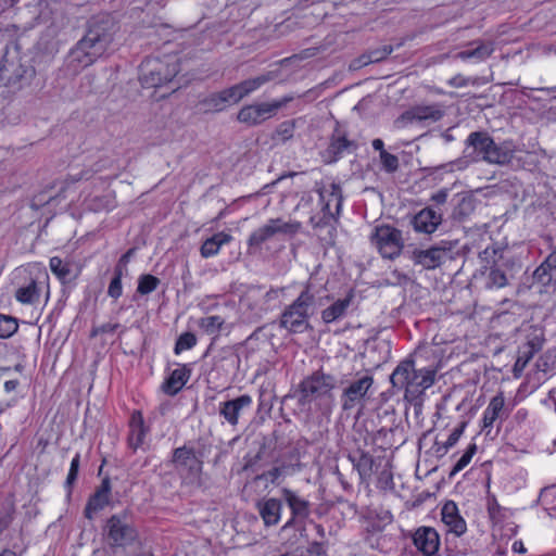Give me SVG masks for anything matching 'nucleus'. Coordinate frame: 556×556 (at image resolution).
<instances>
[{
  "instance_id": "6e6552de",
  "label": "nucleus",
  "mask_w": 556,
  "mask_h": 556,
  "mask_svg": "<svg viewBox=\"0 0 556 556\" xmlns=\"http://www.w3.org/2000/svg\"><path fill=\"white\" fill-rule=\"evenodd\" d=\"M203 458V451L197 450L192 442L173 450L169 463L177 471L182 485L192 489L204 488Z\"/></svg>"
},
{
  "instance_id": "412c9836",
  "label": "nucleus",
  "mask_w": 556,
  "mask_h": 556,
  "mask_svg": "<svg viewBox=\"0 0 556 556\" xmlns=\"http://www.w3.org/2000/svg\"><path fill=\"white\" fill-rule=\"evenodd\" d=\"M509 414L510 409L505 405V396L501 391L490 400L486 408L484 409L482 430H484L485 434L489 435L494 422L498 420V431L502 422L508 418Z\"/></svg>"
},
{
  "instance_id": "dca6fc26",
  "label": "nucleus",
  "mask_w": 556,
  "mask_h": 556,
  "mask_svg": "<svg viewBox=\"0 0 556 556\" xmlns=\"http://www.w3.org/2000/svg\"><path fill=\"white\" fill-rule=\"evenodd\" d=\"M358 149V143L348 138L346 131L343 130L339 124L329 136L328 146L320 152V157L324 164L330 165L340 161L344 152H354Z\"/></svg>"
},
{
  "instance_id": "8fccbe9b",
  "label": "nucleus",
  "mask_w": 556,
  "mask_h": 556,
  "mask_svg": "<svg viewBox=\"0 0 556 556\" xmlns=\"http://www.w3.org/2000/svg\"><path fill=\"white\" fill-rule=\"evenodd\" d=\"M197 342V336L193 332L186 331L177 338L174 346V353L178 355L184 351L191 350L195 346Z\"/></svg>"
},
{
  "instance_id": "bf43d9fd",
  "label": "nucleus",
  "mask_w": 556,
  "mask_h": 556,
  "mask_svg": "<svg viewBox=\"0 0 556 556\" xmlns=\"http://www.w3.org/2000/svg\"><path fill=\"white\" fill-rule=\"evenodd\" d=\"M124 274L119 271H113V277L108 288V295L114 300H117L123 293L122 278Z\"/></svg>"
},
{
  "instance_id": "c756f323",
  "label": "nucleus",
  "mask_w": 556,
  "mask_h": 556,
  "mask_svg": "<svg viewBox=\"0 0 556 556\" xmlns=\"http://www.w3.org/2000/svg\"><path fill=\"white\" fill-rule=\"evenodd\" d=\"M330 188L331 199L329 200H326L325 191L323 189L317 190L319 194V201L321 203L320 214L327 215L329 217H339L343 203L342 189L341 186L336 182H332Z\"/></svg>"
},
{
  "instance_id": "6ab92c4d",
  "label": "nucleus",
  "mask_w": 556,
  "mask_h": 556,
  "mask_svg": "<svg viewBox=\"0 0 556 556\" xmlns=\"http://www.w3.org/2000/svg\"><path fill=\"white\" fill-rule=\"evenodd\" d=\"M283 496H264L256 501L255 509L258 513L265 528H274L280 525L283 510Z\"/></svg>"
},
{
  "instance_id": "49530a36",
  "label": "nucleus",
  "mask_w": 556,
  "mask_h": 556,
  "mask_svg": "<svg viewBox=\"0 0 556 556\" xmlns=\"http://www.w3.org/2000/svg\"><path fill=\"white\" fill-rule=\"evenodd\" d=\"M86 206L93 212L109 211L114 207V199L110 194L94 195L86 200Z\"/></svg>"
},
{
  "instance_id": "864d4df0",
  "label": "nucleus",
  "mask_w": 556,
  "mask_h": 556,
  "mask_svg": "<svg viewBox=\"0 0 556 556\" xmlns=\"http://www.w3.org/2000/svg\"><path fill=\"white\" fill-rule=\"evenodd\" d=\"M544 342L543 329L534 328L527 334V341L523 344L538 353L542 350Z\"/></svg>"
},
{
  "instance_id": "79ce46f5",
  "label": "nucleus",
  "mask_w": 556,
  "mask_h": 556,
  "mask_svg": "<svg viewBox=\"0 0 556 556\" xmlns=\"http://www.w3.org/2000/svg\"><path fill=\"white\" fill-rule=\"evenodd\" d=\"M505 266H495L489 269L485 287L489 289L503 288L508 283L507 275L504 270Z\"/></svg>"
},
{
  "instance_id": "13d9d810",
  "label": "nucleus",
  "mask_w": 556,
  "mask_h": 556,
  "mask_svg": "<svg viewBox=\"0 0 556 556\" xmlns=\"http://www.w3.org/2000/svg\"><path fill=\"white\" fill-rule=\"evenodd\" d=\"M279 556H328L324 543L314 541L312 542L306 551L300 553H285Z\"/></svg>"
},
{
  "instance_id": "39448f33",
  "label": "nucleus",
  "mask_w": 556,
  "mask_h": 556,
  "mask_svg": "<svg viewBox=\"0 0 556 556\" xmlns=\"http://www.w3.org/2000/svg\"><path fill=\"white\" fill-rule=\"evenodd\" d=\"M280 71H268L256 77L248 78L219 91L211 92L198 102V108L203 114H214L227 110L232 104L260 89L263 85L276 79Z\"/></svg>"
},
{
  "instance_id": "ea45409f",
  "label": "nucleus",
  "mask_w": 556,
  "mask_h": 556,
  "mask_svg": "<svg viewBox=\"0 0 556 556\" xmlns=\"http://www.w3.org/2000/svg\"><path fill=\"white\" fill-rule=\"evenodd\" d=\"M225 324V319L218 315L205 316L199 319V328L206 334H217Z\"/></svg>"
},
{
  "instance_id": "cd10ccee",
  "label": "nucleus",
  "mask_w": 556,
  "mask_h": 556,
  "mask_svg": "<svg viewBox=\"0 0 556 556\" xmlns=\"http://www.w3.org/2000/svg\"><path fill=\"white\" fill-rule=\"evenodd\" d=\"M30 71L18 62L4 58L0 65V84L14 87L24 79Z\"/></svg>"
},
{
  "instance_id": "b1692460",
  "label": "nucleus",
  "mask_w": 556,
  "mask_h": 556,
  "mask_svg": "<svg viewBox=\"0 0 556 556\" xmlns=\"http://www.w3.org/2000/svg\"><path fill=\"white\" fill-rule=\"evenodd\" d=\"M441 521L447 528L446 533L463 536L467 531V522L459 514L457 504L454 501H446L441 507Z\"/></svg>"
},
{
  "instance_id": "37998d69",
  "label": "nucleus",
  "mask_w": 556,
  "mask_h": 556,
  "mask_svg": "<svg viewBox=\"0 0 556 556\" xmlns=\"http://www.w3.org/2000/svg\"><path fill=\"white\" fill-rule=\"evenodd\" d=\"M289 475L291 473L288 471V466L286 467L281 464H276L271 469L257 475L255 480H267L274 485H279L281 477Z\"/></svg>"
},
{
  "instance_id": "ddd939ff",
  "label": "nucleus",
  "mask_w": 556,
  "mask_h": 556,
  "mask_svg": "<svg viewBox=\"0 0 556 556\" xmlns=\"http://www.w3.org/2000/svg\"><path fill=\"white\" fill-rule=\"evenodd\" d=\"M370 243L383 258L394 260L404 249L402 230L387 224L378 225L369 237Z\"/></svg>"
},
{
  "instance_id": "f8f14e48",
  "label": "nucleus",
  "mask_w": 556,
  "mask_h": 556,
  "mask_svg": "<svg viewBox=\"0 0 556 556\" xmlns=\"http://www.w3.org/2000/svg\"><path fill=\"white\" fill-rule=\"evenodd\" d=\"M179 70L176 60L167 62L159 58H147L139 66V80L143 88H159L172 83Z\"/></svg>"
},
{
  "instance_id": "9b49d317",
  "label": "nucleus",
  "mask_w": 556,
  "mask_h": 556,
  "mask_svg": "<svg viewBox=\"0 0 556 556\" xmlns=\"http://www.w3.org/2000/svg\"><path fill=\"white\" fill-rule=\"evenodd\" d=\"M103 532L111 546L125 547L132 544L138 538L132 511L126 508L112 515L108 518Z\"/></svg>"
},
{
  "instance_id": "4be33fe9",
  "label": "nucleus",
  "mask_w": 556,
  "mask_h": 556,
  "mask_svg": "<svg viewBox=\"0 0 556 556\" xmlns=\"http://www.w3.org/2000/svg\"><path fill=\"white\" fill-rule=\"evenodd\" d=\"M348 458L352 463L353 468L357 470L362 482L369 481L372 475L378 472L380 462L361 447L349 452Z\"/></svg>"
},
{
  "instance_id": "f257e3e1",
  "label": "nucleus",
  "mask_w": 556,
  "mask_h": 556,
  "mask_svg": "<svg viewBox=\"0 0 556 556\" xmlns=\"http://www.w3.org/2000/svg\"><path fill=\"white\" fill-rule=\"evenodd\" d=\"M115 30V22L109 14L88 20L85 35L72 48V70L79 71L91 65L113 41Z\"/></svg>"
},
{
  "instance_id": "a878e982",
  "label": "nucleus",
  "mask_w": 556,
  "mask_h": 556,
  "mask_svg": "<svg viewBox=\"0 0 556 556\" xmlns=\"http://www.w3.org/2000/svg\"><path fill=\"white\" fill-rule=\"evenodd\" d=\"M452 211L450 218L454 223H464L475 212L477 199L472 192H460L454 195L451 201Z\"/></svg>"
},
{
  "instance_id": "1a4fd4ad",
  "label": "nucleus",
  "mask_w": 556,
  "mask_h": 556,
  "mask_svg": "<svg viewBox=\"0 0 556 556\" xmlns=\"http://www.w3.org/2000/svg\"><path fill=\"white\" fill-rule=\"evenodd\" d=\"M279 493L283 496L285 505L289 510V517L280 527V533L289 530L302 533L306 530V525L313 522V515L321 517L325 514L320 505L315 506L307 497L300 494L299 491L281 488Z\"/></svg>"
},
{
  "instance_id": "f03ea898",
  "label": "nucleus",
  "mask_w": 556,
  "mask_h": 556,
  "mask_svg": "<svg viewBox=\"0 0 556 556\" xmlns=\"http://www.w3.org/2000/svg\"><path fill=\"white\" fill-rule=\"evenodd\" d=\"M338 388V379L321 368L306 376L298 386L293 394L282 397L281 404L288 406L298 396L301 410H309L315 402L325 414H330L336 405L333 391Z\"/></svg>"
},
{
  "instance_id": "473e14b6",
  "label": "nucleus",
  "mask_w": 556,
  "mask_h": 556,
  "mask_svg": "<svg viewBox=\"0 0 556 556\" xmlns=\"http://www.w3.org/2000/svg\"><path fill=\"white\" fill-rule=\"evenodd\" d=\"M148 429L140 410H135L129 420L128 445L136 451L143 443Z\"/></svg>"
},
{
  "instance_id": "774afa93",
  "label": "nucleus",
  "mask_w": 556,
  "mask_h": 556,
  "mask_svg": "<svg viewBox=\"0 0 556 556\" xmlns=\"http://www.w3.org/2000/svg\"><path fill=\"white\" fill-rule=\"evenodd\" d=\"M119 324H111V323H106V324H103L99 327H93L91 332H90V337H96L100 333H113L116 331V329L119 328Z\"/></svg>"
},
{
  "instance_id": "0e129e2a",
  "label": "nucleus",
  "mask_w": 556,
  "mask_h": 556,
  "mask_svg": "<svg viewBox=\"0 0 556 556\" xmlns=\"http://www.w3.org/2000/svg\"><path fill=\"white\" fill-rule=\"evenodd\" d=\"M467 424L468 422L466 420H464V421L459 422V425L456 428H454V430L452 431V433L448 435L447 440L445 441L447 446L453 447L458 442L462 434L464 433L465 428L467 427Z\"/></svg>"
},
{
  "instance_id": "393cba45",
  "label": "nucleus",
  "mask_w": 556,
  "mask_h": 556,
  "mask_svg": "<svg viewBox=\"0 0 556 556\" xmlns=\"http://www.w3.org/2000/svg\"><path fill=\"white\" fill-rule=\"evenodd\" d=\"M441 223L442 214L430 206L420 210L409 220V225L416 232L426 235L433 233Z\"/></svg>"
},
{
  "instance_id": "c03bdc74",
  "label": "nucleus",
  "mask_w": 556,
  "mask_h": 556,
  "mask_svg": "<svg viewBox=\"0 0 556 556\" xmlns=\"http://www.w3.org/2000/svg\"><path fill=\"white\" fill-rule=\"evenodd\" d=\"M338 223H339V217H329V216L320 214V213L317 215H313L309 218V224L312 225V227L314 229H323V228L330 227L329 236L331 239L333 238V235L337 231L336 225Z\"/></svg>"
},
{
  "instance_id": "5701e85b",
  "label": "nucleus",
  "mask_w": 556,
  "mask_h": 556,
  "mask_svg": "<svg viewBox=\"0 0 556 556\" xmlns=\"http://www.w3.org/2000/svg\"><path fill=\"white\" fill-rule=\"evenodd\" d=\"M47 281V273H38L35 277H30L25 285L17 288L15 299L22 304L37 303Z\"/></svg>"
},
{
  "instance_id": "e2e57ef3",
  "label": "nucleus",
  "mask_w": 556,
  "mask_h": 556,
  "mask_svg": "<svg viewBox=\"0 0 556 556\" xmlns=\"http://www.w3.org/2000/svg\"><path fill=\"white\" fill-rule=\"evenodd\" d=\"M14 507L8 506L0 510V534L9 528L13 521Z\"/></svg>"
},
{
  "instance_id": "72a5a7b5",
  "label": "nucleus",
  "mask_w": 556,
  "mask_h": 556,
  "mask_svg": "<svg viewBox=\"0 0 556 556\" xmlns=\"http://www.w3.org/2000/svg\"><path fill=\"white\" fill-rule=\"evenodd\" d=\"M231 240L232 236L224 231L213 235L202 243L200 248L201 256L208 258L216 255L222 245L229 243Z\"/></svg>"
},
{
  "instance_id": "0eeeda50",
  "label": "nucleus",
  "mask_w": 556,
  "mask_h": 556,
  "mask_svg": "<svg viewBox=\"0 0 556 556\" xmlns=\"http://www.w3.org/2000/svg\"><path fill=\"white\" fill-rule=\"evenodd\" d=\"M374 376L368 370L355 374H343L338 379V388L341 389L339 403L341 410L350 415L353 410L357 415L365 408L372 394Z\"/></svg>"
},
{
  "instance_id": "9d476101",
  "label": "nucleus",
  "mask_w": 556,
  "mask_h": 556,
  "mask_svg": "<svg viewBox=\"0 0 556 556\" xmlns=\"http://www.w3.org/2000/svg\"><path fill=\"white\" fill-rule=\"evenodd\" d=\"M458 241L441 240L427 249L414 248L404 251V254L414 263L425 270H433L445 262L454 258V248Z\"/></svg>"
},
{
  "instance_id": "69168bd1",
  "label": "nucleus",
  "mask_w": 556,
  "mask_h": 556,
  "mask_svg": "<svg viewBox=\"0 0 556 556\" xmlns=\"http://www.w3.org/2000/svg\"><path fill=\"white\" fill-rule=\"evenodd\" d=\"M135 253V249L131 248L129 249L126 253H124L119 260L117 261L115 267H114V271H119L121 274H126L127 273V265L129 263V260L130 257L132 256V254Z\"/></svg>"
},
{
  "instance_id": "680f3d73",
  "label": "nucleus",
  "mask_w": 556,
  "mask_h": 556,
  "mask_svg": "<svg viewBox=\"0 0 556 556\" xmlns=\"http://www.w3.org/2000/svg\"><path fill=\"white\" fill-rule=\"evenodd\" d=\"M535 354V351L522 344L518 350V356L514 366L515 371L519 367V364L527 365Z\"/></svg>"
},
{
  "instance_id": "58836bf2",
  "label": "nucleus",
  "mask_w": 556,
  "mask_h": 556,
  "mask_svg": "<svg viewBox=\"0 0 556 556\" xmlns=\"http://www.w3.org/2000/svg\"><path fill=\"white\" fill-rule=\"evenodd\" d=\"M380 422L382 424L378 433L386 435L388 432H394L399 429V422L394 408H386L382 413H378Z\"/></svg>"
},
{
  "instance_id": "e433bc0d",
  "label": "nucleus",
  "mask_w": 556,
  "mask_h": 556,
  "mask_svg": "<svg viewBox=\"0 0 556 556\" xmlns=\"http://www.w3.org/2000/svg\"><path fill=\"white\" fill-rule=\"evenodd\" d=\"M275 464L288 466V471L293 475L303 469L304 465L301 462V451L298 446H290L283 452L276 460Z\"/></svg>"
},
{
  "instance_id": "603ef678",
  "label": "nucleus",
  "mask_w": 556,
  "mask_h": 556,
  "mask_svg": "<svg viewBox=\"0 0 556 556\" xmlns=\"http://www.w3.org/2000/svg\"><path fill=\"white\" fill-rule=\"evenodd\" d=\"M50 269L56 276V278L64 285L65 279L70 273V267L67 262H63L59 256H53L50 258Z\"/></svg>"
},
{
  "instance_id": "4c0bfd02",
  "label": "nucleus",
  "mask_w": 556,
  "mask_h": 556,
  "mask_svg": "<svg viewBox=\"0 0 556 556\" xmlns=\"http://www.w3.org/2000/svg\"><path fill=\"white\" fill-rule=\"evenodd\" d=\"M460 536L452 533L444 535V555L445 556H465L468 553L466 544L458 541Z\"/></svg>"
},
{
  "instance_id": "f704fd0d",
  "label": "nucleus",
  "mask_w": 556,
  "mask_h": 556,
  "mask_svg": "<svg viewBox=\"0 0 556 556\" xmlns=\"http://www.w3.org/2000/svg\"><path fill=\"white\" fill-rule=\"evenodd\" d=\"M493 51L494 47L492 42L472 41L469 48L458 52L457 56L462 60L476 59L483 61L489 58Z\"/></svg>"
},
{
  "instance_id": "6e6d98bb",
  "label": "nucleus",
  "mask_w": 556,
  "mask_h": 556,
  "mask_svg": "<svg viewBox=\"0 0 556 556\" xmlns=\"http://www.w3.org/2000/svg\"><path fill=\"white\" fill-rule=\"evenodd\" d=\"M109 502V497H103L97 492L90 497L86 507H85V516L87 518H92V514L102 509Z\"/></svg>"
},
{
  "instance_id": "de8ad7c7",
  "label": "nucleus",
  "mask_w": 556,
  "mask_h": 556,
  "mask_svg": "<svg viewBox=\"0 0 556 556\" xmlns=\"http://www.w3.org/2000/svg\"><path fill=\"white\" fill-rule=\"evenodd\" d=\"M161 280L151 274H142L138 278L137 293L141 295L149 294L156 290Z\"/></svg>"
},
{
  "instance_id": "052dcab7",
  "label": "nucleus",
  "mask_w": 556,
  "mask_h": 556,
  "mask_svg": "<svg viewBox=\"0 0 556 556\" xmlns=\"http://www.w3.org/2000/svg\"><path fill=\"white\" fill-rule=\"evenodd\" d=\"M264 452H265V444H263L258 448L256 454H254V455L247 454L243 457L244 464H243L242 470L248 471V470L254 469L255 466L257 465V463L263 458Z\"/></svg>"
},
{
  "instance_id": "c9c22d12",
  "label": "nucleus",
  "mask_w": 556,
  "mask_h": 556,
  "mask_svg": "<svg viewBox=\"0 0 556 556\" xmlns=\"http://www.w3.org/2000/svg\"><path fill=\"white\" fill-rule=\"evenodd\" d=\"M482 268L491 269L495 266H506L508 261L504 257V250L500 248L486 247L479 253Z\"/></svg>"
},
{
  "instance_id": "5fc2aeb1",
  "label": "nucleus",
  "mask_w": 556,
  "mask_h": 556,
  "mask_svg": "<svg viewBox=\"0 0 556 556\" xmlns=\"http://www.w3.org/2000/svg\"><path fill=\"white\" fill-rule=\"evenodd\" d=\"M18 325L15 318L0 314V338L7 339L17 331Z\"/></svg>"
},
{
  "instance_id": "bb28decb",
  "label": "nucleus",
  "mask_w": 556,
  "mask_h": 556,
  "mask_svg": "<svg viewBox=\"0 0 556 556\" xmlns=\"http://www.w3.org/2000/svg\"><path fill=\"white\" fill-rule=\"evenodd\" d=\"M532 280L544 288H556V249L535 268Z\"/></svg>"
},
{
  "instance_id": "4468645a",
  "label": "nucleus",
  "mask_w": 556,
  "mask_h": 556,
  "mask_svg": "<svg viewBox=\"0 0 556 556\" xmlns=\"http://www.w3.org/2000/svg\"><path fill=\"white\" fill-rule=\"evenodd\" d=\"M301 229L299 222H285L282 218H270L267 224L254 230L248 239L249 253L254 254L275 235L294 236Z\"/></svg>"
},
{
  "instance_id": "20e7f679",
  "label": "nucleus",
  "mask_w": 556,
  "mask_h": 556,
  "mask_svg": "<svg viewBox=\"0 0 556 556\" xmlns=\"http://www.w3.org/2000/svg\"><path fill=\"white\" fill-rule=\"evenodd\" d=\"M422 369L419 362H400L390 376L392 387L404 390V401L414 407L416 416L421 414L426 390L435 381L433 370L426 371V375L416 372Z\"/></svg>"
},
{
  "instance_id": "7ed1b4c3",
  "label": "nucleus",
  "mask_w": 556,
  "mask_h": 556,
  "mask_svg": "<svg viewBox=\"0 0 556 556\" xmlns=\"http://www.w3.org/2000/svg\"><path fill=\"white\" fill-rule=\"evenodd\" d=\"M515 150L511 140L497 143L488 130H476L466 138L460 161L466 164L484 162L505 166L511 163Z\"/></svg>"
},
{
  "instance_id": "7c9ffc66",
  "label": "nucleus",
  "mask_w": 556,
  "mask_h": 556,
  "mask_svg": "<svg viewBox=\"0 0 556 556\" xmlns=\"http://www.w3.org/2000/svg\"><path fill=\"white\" fill-rule=\"evenodd\" d=\"M402 362H410L414 364L420 363V368H424L421 371H417L418 374L426 375V371L433 370V379H435L437 372L440 367V361L433 350H416L408 357L403 359Z\"/></svg>"
},
{
  "instance_id": "aec40b11",
  "label": "nucleus",
  "mask_w": 556,
  "mask_h": 556,
  "mask_svg": "<svg viewBox=\"0 0 556 556\" xmlns=\"http://www.w3.org/2000/svg\"><path fill=\"white\" fill-rule=\"evenodd\" d=\"M444 114L445 112L439 103L414 105L400 115L399 122H402L404 125L424 122L435 123L442 119Z\"/></svg>"
},
{
  "instance_id": "2f4dec72",
  "label": "nucleus",
  "mask_w": 556,
  "mask_h": 556,
  "mask_svg": "<svg viewBox=\"0 0 556 556\" xmlns=\"http://www.w3.org/2000/svg\"><path fill=\"white\" fill-rule=\"evenodd\" d=\"M353 298L354 292L353 290H350L344 298L338 299L331 305L321 311V320L325 324H331L345 317Z\"/></svg>"
},
{
  "instance_id": "3c124183",
  "label": "nucleus",
  "mask_w": 556,
  "mask_h": 556,
  "mask_svg": "<svg viewBox=\"0 0 556 556\" xmlns=\"http://www.w3.org/2000/svg\"><path fill=\"white\" fill-rule=\"evenodd\" d=\"M477 453V445L471 443L467 446L464 454L458 458V460L453 466L448 478L452 479L457 472L463 470L471 460L473 455Z\"/></svg>"
},
{
  "instance_id": "338daca9",
  "label": "nucleus",
  "mask_w": 556,
  "mask_h": 556,
  "mask_svg": "<svg viewBox=\"0 0 556 556\" xmlns=\"http://www.w3.org/2000/svg\"><path fill=\"white\" fill-rule=\"evenodd\" d=\"M391 277L394 279L391 285L393 286H400V287H405L407 286L412 279L409 278L408 275H406L405 273H402L400 271L399 269H394L391 271Z\"/></svg>"
},
{
  "instance_id": "a211bd4d",
  "label": "nucleus",
  "mask_w": 556,
  "mask_h": 556,
  "mask_svg": "<svg viewBox=\"0 0 556 556\" xmlns=\"http://www.w3.org/2000/svg\"><path fill=\"white\" fill-rule=\"evenodd\" d=\"M253 400L249 394L219 402L218 414L231 427H237L240 418L252 408Z\"/></svg>"
},
{
  "instance_id": "4d7b16f0",
  "label": "nucleus",
  "mask_w": 556,
  "mask_h": 556,
  "mask_svg": "<svg viewBox=\"0 0 556 556\" xmlns=\"http://www.w3.org/2000/svg\"><path fill=\"white\" fill-rule=\"evenodd\" d=\"M381 169L388 174H394L400 168V160L395 154L389 153L388 151L379 154Z\"/></svg>"
},
{
  "instance_id": "a18cd8bd",
  "label": "nucleus",
  "mask_w": 556,
  "mask_h": 556,
  "mask_svg": "<svg viewBox=\"0 0 556 556\" xmlns=\"http://www.w3.org/2000/svg\"><path fill=\"white\" fill-rule=\"evenodd\" d=\"M486 509L494 525L502 523L506 519V508L502 507L494 495L488 496Z\"/></svg>"
},
{
  "instance_id": "2eb2a0df",
  "label": "nucleus",
  "mask_w": 556,
  "mask_h": 556,
  "mask_svg": "<svg viewBox=\"0 0 556 556\" xmlns=\"http://www.w3.org/2000/svg\"><path fill=\"white\" fill-rule=\"evenodd\" d=\"M293 100L292 96H286L280 100L273 101L271 103H257L244 105L240 109L237 119L240 123L249 126H256L271 117L278 110L283 108L287 103Z\"/></svg>"
},
{
  "instance_id": "c85d7f7f",
  "label": "nucleus",
  "mask_w": 556,
  "mask_h": 556,
  "mask_svg": "<svg viewBox=\"0 0 556 556\" xmlns=\"http://www.w3.org/2000/svg\"><path fill=\"white\" fill-rule=\"evenodd\" d=\"M191 376V367L188 364L179 365L174 369L161 386L162 391L169 396H175L185 387Z\"/></svg>"
},
{
  "instance_id": "a19ab883",
  "label": "nucleus",
  "mask_w": 556,
  "mask_h": 556,
  "mask_svg": "<svg viewBox=\"0 0 556 556\" xmlns=\"http://www.w3.org/2000/svg\"><path fill=\"white\" fill-rule=\"evenodd\" d=\"M294 130H295V121L294 119L285 121L276 127V129L271 136V139L276 142L286 143L288 140L293 138Z\"/></svg>"
},
{
  "instance_id": "423d86ee",
  "label": "nucleus",
  "mask_w": 556,
  "mask_h": 556,
  "mask_svg": "<svg viewBox=\"0 0 556 556\" xmlns=\"http://www.w3.org/2000/svg\"><path fill=\"white\" fill-rule=\"evenodd\" d=\"M323 299L318 296L316 286L311 280L306 281L299 295L281 312L278 320L279 328L292 334L312 330L309 317L314 314L316 305L324 304Z\"/></svg>"
},
{
  "instance_id": "09e8293b",
  "label": "nucleus",
  "mask_w": 556,
  "mask_h": 556,
  "mask_svg": "<svg viewBox=\"0 0 556 556\" xmlns=\"http://www.w3.org/2000/svg\"><path fill=\"white\" fill-rule=\"evenodd\" d=\"M393 52V46L391 45H384L380 48L371 49L367 52V54H364L362 59H364V64L368 63H378L388 58Z\"/></svg>"
},
{
  "instance_id": "f3484780",
  "label": "nucleus",
  "mask_w": 556,
  "mask_h": 556,
  "mask_svg": "<svg viewBox=\"0 0 556 556\" xmlns=\"http://www.w3.org/2000/svg\"><path fill=\"white\" fill-rule=\"evenodd\" d=\"M409 536L422 556H440L441 538L433 527H418Z\"/></svg>"
}]
</instances>
